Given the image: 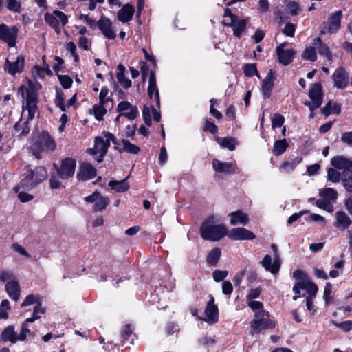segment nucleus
<instances>
[{"label": "nucleus", "mask_w": 352, "mask_h": 352, "mask_svg": "<svg viewBox=\"0 0 352 352\" xmlns=\"http://www.w3.org/2000/svg\"><path fill=\"white\" fill-rule=\"evenodd\" d=\"M18 92L23 98V109L28 112V120H32L38 113V97L33 82L29 81L28 85H21Z\"/></svg>", "instance_id": "1"}, {"label": "nucleus", "mask_w": 352, "mask_h": 352, "mask_svg": "<svg viewBox=\"0 0 352 352\" xmlns=\"http://www.w3.org/2000/svg\"><path fill=\"white\" fill-rule=\"evenodd\" d=\"M47 175V170L43 166L36 167L33 170H27L25 173V177L18 186L14 188V190L16 192H18L20 189L30 190L44 181Z\"/></svg>", "instance_id": "2"}, {"label": "nucleus", "mask_w": 352, "mask_h": 352, "mask_svg": "<svg viewBox=\"0 0 352 352\" xmlns=\"http://www.w3.org/2000/svg\"><path fill=\"white\" fill-rule=\"evenodd\" d=\"M226 234V228L223 224H217L214 217H210L205 220L200 228L201 236L208 241H219Z\"/></svg>", "instance_id": "3"}, {"label": "nucleus", "mask_w": 352, "mask_h": 352, "mask_svg": "<svg viewBox=\"0 0 352 352\" xmlns=\"http://www.w3.org/2000/svg\"><path fill=\"white\" fill-rule=\"evenodd\" d=\"M331 165L342 170V181L344 188L352 192V160L344 156H336L331 159Z\"/></svg>", "instance_id": "4"}, {"label": "nucleus", "mask_w": 352, "mask_h": 352, "mask_svg": "<svg viewBox=\"0 0 352 352\" xmlns=\"http://www.w3.org/2000/svg\"><path fill=\"white\" fill-rule=\"evenodd\" d=\"M56 148V144L54 140L47 132L41 133L35 139L30 146L32 154L36 157L40 158L41 153L52 152Z\"/></svg>", "instance_id": "5"}, {"label": "nucleus", "mask_w": 352, "mask_h": 352, "mask_svg": "<svg viewBox=\"0 0 352 352\" xmlns=\"http://www.w3.org/2000/svg\"><path fill=\"white\" fill-rule=\"evenodd\" d=\"M250 334L252 336L261 333L263 331L275 327V322L270 318L267 311H261L254 314L253 320L250 322Z\"/></svg>", "instance_id": "6"}, {"label": "nucleus", "mask_w": 352, "mask_h": 352, "mask_svg": "<svg viewBox=\"0 0 352 352\" xmlns=\"http://www.w3.org/2000/svg\"><path fill=\"white\" fill-rule=\"evenodd\" d=\"M112 141L114 144H118L116 137L111 133H104V138L96 137L95 138V146L94 148H89L87 152L90 155H96L100 153L102 155H106L108 148L110 146V142Z\"/></svg>", "instance_id": "7"}, {"label": "nucleus", "mask_w": 352, "mask_h": 352, "mask_svg": "<svg viewBox=\"0 0 352 352\" xmlns=\"http://www.w3.org/2000/svg\"><path fill=\"white\" fill-rule=\"evenodd\" d=\"M309 96L311 100L305 101L304 104L309 107V110L313 111L322 103V85L320 83L312 85L309 89Z\"/></svg>", "instance_id": "8"}, {"label": "nucleus", "mask_w": 352, "mask_h": 352, "mask_svg": "<svg viewBox=\"0 0 352 352\" xmlns=\"http://www.w3.org/2000/svg\"><path fill=\"white\" fill-rule=\"evenodd\" d=\"M76 160L71 157H67L62 160L60 167H56V171L60 178L63 179L72 177L75 173Z\"/></svg>", "instance_id": "9"}, {"label": "nucleus", "mask_w": 352, "mask_h": 352, "mask_svg": "<svg viewBox=\"0 0 352 352\" xmlns=\"http://www.w3.org/2000/svg\"><path fill=\"white\" fill-rule=\"evenodd\" d=\"M18 35V28L16 26L8 27L2 23L0 25V39L6 42L9 47H14Z\"/></svg>", "instance_id": "10"}, {"label": "nucleus", "mask_w": 352, "mask_h": 352, "mask_svg": "<svg viewBox=\"0 0 352 352\" xmlns=\"http://www.w3.org/2000/svg\"><path fill=\"white\" fill-rule=\"evenodd\" d=\"M342 12L337 11L332 14L327 22L323 23L320 32L322 34H332L338 31L340 28Z\"/></svg>", "instance_id": "11"}, {"label": "nucleus", "mask_w": 352, "mask_h": 352, "mask_svg": "<svg viewBox=\"0 0 352 352\" xmlns=\"http://www.w3.org/2000/svg\"><path fill=\"white\" fill-rule=\"evenodd\" d=\"M332 79L335 87L344 89L349 84V76L344 68L339 67L333 72Z\"/></svg>", "instance_id": "12"}, {"label": "nucleus", "mask_w": 352, "mask_h": 352, "mask_svg": "<svg viewBox=\"0 0 352 352\" xmlns=\"http://www.w3.org/2000/svg\"><path fill=\"white\" fill-rule=\"evenodd\" d=\"M206 318L204 320L210 324L216 323L218 321L219 310L217 305H214V299L211 297L208 302L205 309Z\"/></svg>", "instance_id": "13"}, {"label": "nucleus", "mask_w": 352, "mask_h": 352, "mask_svg": "<svg viewBox=\"0 0 352 352\" xmlns=\"http://www.w3.org/2000/svg\"><path fill=\"white\" fill-rule=\"evenodd\" d=\"M227 234L233 240H252L256 237L252 232L243 228H233Z\"/></svg>", "instance_id": "14"}, {"label": "nucleus", "mask_w": 352, "mask_h": 352, "mask_svg": "<svg viewBox=\"0 0 352 352\" xmlns=\"http://www.w3.org/2000/svg\"><path fill=\"white\" fill-rule=\"evenodd\" d=\"M285 43H281L276 47V52L279 62L288 65L293 60L296 52L293 49L284 50Z\"/></svg>", "instance_id": "15"}, {"label": "nucleus", "mask_w": 352, "mask_h": 352, "mask_svg": "<svg viewBox=\"0 0 352 352\" xmlns=\"http://www.w3.org/2000/svg\"><path fill=\"white\" fill-rule=\"evenodd\" d=\"M97 25L106 38L109 39H114L116 38V34L112 30V24L109 19L105 16H102L98 21Z\"/></svg>", "instance_id": "16"}, {"label": "nucleus", "mask_w": 352, "mask_h": 352, "mask_svg": "<svg viewBox=\"0 0 352 352\" xmlns=\"http://www.w3.org/2000/svg\"><path fill=\"white\" fill-rule=\"evenodd\" d=\"M96 175V169L88 163H82L80 164L77 178L79 180H89L94 178Z\"/></svg>", "instance_id": "17"}, {"label": "nucleus", "mask_w": 352, "mask_h": 352, "mask_svg": "<svg viewBox=\"0 0 352 352\" xmlns=\"http://www.w3.org/2000/svg\"><path fill=\"white\" fill-rule=\"evenodd\" d=\"M275 79V74L272 69H270L262 82V92L265 99L270 97Z\"/></svg>", "instance_id": "18"}, {"label": "nucleus", "mask_w": 352, "mask_h": 352, "mask_svg": "<svg viewBox=\"0 0 352 352\" xmlns=\"http://www.w3.org/2000/svg\"><path fill=\"white\" fill-rule=\"evenodd\" d=\"M212 167L214 171L225 174L235 173L237 168L236 166L232 162H223L217 159L213 160Z\"/></svg>", "instance_id": "19"}, {"label": "nucleus", "mask_w": 352, "mask_h": 352, "mask_svg": "<svg viewBox=\"0 0 352 352\" xmlns=\"http://www.w3.org/2000/svg\"><path fill=\"white\" fill-rule=\"evenodd\" d=\"M10 57L6 59L5 69L12 75L17 72H21L24 65V59L22 56H17L16 59L12 62L10 60Z\"/></svg>", "instance_id": "20"}, {"label": "nucleus", "mask_w": 352, "mask_h": 352, "mask_svg": "<svg viewBox=\"0 0 352 352\" xmlns=\"http://www.w3.org/2000/svg\"><path fill=\"white\" fill-rule=\"evenodd\" d=\"M246 24V19H243L239 16H237L236 18H234V19L229 24H228V25L232 28L234 35L238 38H240L245 29Z\"/></svg>", "instance_id": "21"}, {"label": "nucleus", "mask_w": 352, "mask_h": 352, "mask_svg": "<svg viewBox=\"0 0 352 352\" xmlns=\"http://www.w3.org/2000/svg\"><path fill=\"white\" fill-rule=\"evenodd\" d=\"M6 291L12 300L17 301L21 293L19 282L16 279L8 281L6 285Z\"/></svg>", "instance_id": "22"}, {"label": "nucleus", "mask_w": 352, "mask_h": 352, "mask_svg": "<svg viewBox=\"0 0 352 352\" xmlns=\"http://www.w3.org/2000/svg\"><path fill=\"white\" fill-rule=\"evenodd\" d=\"M134 12L135 8L132 5L129 3L125 4L118 12V19L122 23H126L132 19Z\"/></svg>", "instance_id": "23"}, {"label": "nucleus", "mask_w": 352, "mask_h": 352, "mask_svg": "<svg viewBox=\"0 0 352 352\" xmlns=\"http://www.w3.org/2000/svg\"><path fill=\"white\" fill-rule=\"evenodd\" d=\"M0 340L15 344L19 341L18 335L13 326H8L0 334Z\"/></svg>", "instance_id": "24"}, {"label": "nucleus", "mask_w": 352, "mask_h": 352, "mask_svg": "<svg viewBox=\"0 0 352 352\" xmlns=\"http://www.w3.org/2000/svg\"><path fill=\"white\" fill-rule=\"evenodd\" d=\"M336 224L338 228L342 230L347 229L351 224V221L346 213L338 211L336 213Z\"/></svg>", "instance_id": "25"}, {"label": "nucleus", "mask_w": 352, "mask_h": 352, "mask_svg": "<svg viewBox=\"0 0 352 352\" xmlns=\"http://www.w3.org/2000/svg\"><path fill=\"white\" fill-rule=\"evenodd\" d=\"M153 94H155V98L157 104L160 105V94L157 88L155 75L154 72L151 71L149 77L148 94L149 95L150 98H152Z\"/></svg>", "instance_id": "26"}, {"label": "nucleus", "mask_w": 352, "mask_h": 352, "mask_svg": "<svg viewBox=\"0 0 352 352\" xmlns=\"http://www.w3.org/2000/svg\"><path fill=\"white\" fill-rule=\"evenodd\" d=\"M230 217V223L235 226L238 223L246 225L248 223V216L241 210L232 212L229 214Z\"/></svg>", "instance_id": "27"}, {"label": "nucleus", "mask_w": 352, "mask_h": 352, "mask_svg": "<svg viewBox=\"0 0 352 352\" xmlns=\"http://www.w3.org/2000/svg\"><path fill=\"white\" fill-rule=\"evenodd\" d=\"M341 111V105L336 102H328L326 105L321 109V112L325 116H329L330 114H339Z\"/></svg>", "instance_id": "28"}, {"label": "nucleus", "mask_w": 352, "mask_h": 352, "mask_svg": "<svg viewBox=\"0 0 352 352\" xmlns=\"http://www.w3.org/2000/svg\"><path fill=\"white\" fill-rule=\"evenodd\" d=\"M313 45L315 46L316 50L320 55L325 56L328 60H330L331 58V53L329 49V47L324 44L321 38L318 37L314 40Z\"/></svg>", "instance_id": "29"}, {"label": "nucleus", "mask_w": 352, "mask_h": 352, "mask_svg": "<svg viewBox=\"0 0 352 352\" xmlns=\"http://www.w3.org/2000/svg\"><path fill=\"white\" fill-rule=\"evenodd\" d=\"M128 177L120 181L111 180L109 183V186L111 189L115 190L118 192H123L126 191L129 188V184L127 182Z\"/></svg>", "instance_id": "30"}, {"label": "nucleus", "mask_w": 352, "mask_h": 352, "mask_svg": "<svg viewBox=\"0 0 352 352\" xmlns=\"http://www.w3.org/2000/svg\"><path fill=\"white\" fill-rule=\"evenodd\" d=\"M118 72L116 74L117 79L120 84L125 89L131 86V81L124 76L125 67L123 65L119 64L118 66Z\"/></svg>", "instance_id": "31"}, {"label": "nucleus", "mask_w": 352, "mask_h": 352, "mask_svg": "<svg viewBox=\"0 0 352 352\" xmlns=\"http://www.w3.org/2000/svg\"><path fill=\"white\" fill-rule=\"evenodd\" d=\"M288 147L287 142L285 139L277 140L274 142L272 152L275 155L283 154Z\"/></svg>", "instance_id": "32"}, {"label": "nucleus", "mask_w": 352, "mask_h": 352, "mask_svg": "<svg viewBox=\"0 0 352 352\" xmlns=\"http://www.w3.org/2000/svg\"><path fill=\"white\" fill-rule=\"evenodd\" d=\"M110 200L108 197H103L100 193L98 199L96 200L93 209L95 212L102 211L106 208Z\"/></svg>", "instance_id": "33"}, {"label": "nucleus", "mask_w": 352, "mask_h": 352, "mask_svg": "<svg viewBox=\"0 0 352 352\" xmlns=\"http://www.w3.org/2000/svg\"><path fill=\"white\" fill-rule=\"evenodd\" d=\"M217 142H218L219 144L223 148H226L230 151H233L235 149L236 141L234 138H218Z\"/></svg>", "instance_id": "34"}, {"label": "nucleus", "mask_w": 352, "mask_h": 352, "mask_svg": "<svg viewBox=\"0 0 352 352\" xmlns=\"http://www.w3.org/2000/svg\"><path fill=\"white\" fill-rule=\"evenodd\" d=\"M221 256V250L218 248L212 249L208 255L207 261L210 265H215Z\"/></svg>", "instance_id": "35"}, {"label": "nucleus", "mask_w": 352, "mask_h": 352, "mask_svg": "<svg viewBox=\"0 0 352 352\" xmlns=\"http://www.w3.org/2000/svg\"><path fill=\"white\" fill-rule=\"evenodd\" d=\"M105 104L98 103L94 106L92 109H90V113L92 111L94 113L95 118L98 120H102L103 119V116L107 113L106 109L104 107Z\"/></svg>", "instance_id": "36"}, {"label": "nucleus", "mask_w": 352, "mask_h": 352, "mask_svg": "<svg viewBox=\"0 0 352 352\" xmlns=\"http://www.w3.org/2000/svg\"><path fill=\"white\" fill-rule=\"evenodd\" d=\"M302 58L310 61H315L317 58L316 50L314 45L309 46L304 50Z\"/></svg>", "instance_id": "37"}, {"label": "nucleus", "mask_w": 352, "mask_h": 352, "mask_svg": "<svg viewBox=\"0 0 352 352\" xmlns=\"http://www.w3.org/2000/svg\"><path fill=\"white\" fill-rule=\"evenodd\" d=\"M7 9L11 12L20 13L21 12V2L17 0H6Z\"/></svg>", "instance_id": "38"}, {"label": "nucleus", "mask_w": 352, "mask_h": 352, "mask_svg": "<svg viewBox=\"0 0 352 352\" xmlns=\"http://www.w3.org/2000/svg\"><path fill=\"white\" fill-rule=\"evenodd\" d=\"M327 177L329 181L337 183L342 179V173L333 168H329L327 170Z\"/></svg>", "instance_id": "39"}, {"label": "nucleus", "mask_w": 352, "mask_h": 352, "mask_svg": "<svg viewBox=\"0 0 352 352\" xmlns=\"http://www.w3.org/2000/svg\"><path fill=\"white\" fill-rule=\"evenodd\" d=\"M122 143L124 151L127 153L137 154L140 151L139 147L126 140H122Z\"/></svg>", "instance_id": "40"}, {"label": "nucleus", "mask_w": 352, "mask_h": 352, "mask_svg": "<svg viewBox=\"0 0 352 352\" xmlns=\"http://www.w3.org/2000/svg\"><path fill=\"white\" fill-rule=\"evenodd\" d=\"M303 289H306L307 293L309 294V296H311L314 297V296L318 292V287L317 285L309 281V280L307 281H303Z\"/></svg>", "instance_id": "41"}, {"label": "nucleus", "mask_w": 352, "mask_h": 352, "mask_svg": "<svg viewBox=\"0 0 352 352\" xmlns=\"http://www.w3.org/2000/svg\"><path fill=\"white\" fill-rule=\"evenodd\" d=\"M41 303V297L38 295L30 294L26 296L24 301L21 303V307L28 306L32 304Z\"/></svg>", "instance_id": "42"}, {"label": "nucleus", "mask_w": 352, "mask_h": 352, "mask_svg": "<svg viewBox=\"0 0 352 352\" xmlns=\"http://www.w3.org/2000/svg\"><path fill=\"white\" fill-rule=\"evenodd\" d=\"M320 196L322 197L329 199L336 200L337 199V192L333 188H327L322 190L320 192Z\"/></svg>", "instance_id": "43"}, {"label": "nucleus", "mask_w": 352, "mask_h": 352, "mask_svg": "<svg viewBox=\"0 0 352 352\" xmlns=\"http://www.w3.org/2000/svg\"><path fill=\"white\" fill-rule=\"evenodd\" d=\"M65 95L61 91H57L55 98V104L60 108L62 111H66V105L64 104Z\"/></svg>", "instance_id": "44"}, {"label": "nucleus", "mask_w": 352, "mask_h": 352, "mask_svg": "<svg viewBox=\"0 0 352 352\" xmlns=\"http://www.w3.org/2000/svg\"><path fill=\"white\" fill-rule=\"evenodd\" d=\"M138 113V110L136 107H133L132 108L129 109V111L124 112L120 113L116 118L118 120L120 116H124L127 118L129 120H134L136 118Z\"/></svg>", "instance_id": "45"}, {"label": "nucleus", "mask_w": 352, "mask_h": 352, "mask_svg": "<svg viewBox=\"0 0 352 352\" xmlns=\"http://www.w3.org/2000/svg\"><path fill=\"white\" fill-rule=\"evenodd\" d=\"M44 19L46 23L52 28L56 27L57 25L59 24V21L58 19H56V16L54 14V13H46L44 16Z\"/></svg>", "instance_id": "46"}, {"label": "nucleus", "mask_w": 352, "mask_h": 352, "mask_svg": "<svg viewBox=\"0 0 352 352\" xmlns=\"http://www.w3.org/2000/svg\"><path fill=\"white\" fill-rule=\"evenodd\" d=\"M316 204L318 208L324 209L329 212H332L333 211V205L327 200L319 199L316 201Z\"/></svg>", "instance_id": "47"}, {"label": "nucleus", "mask_w": 352, "mask_h": 352, "mask_svg": "<svg viewBox=\"0 0 352 352\" xmlns=\"http://www.w3.org/2000/svg\"><path fill=\"white\" fill-rule=\"evenodd\" d=\"M248 306L252 309L254 314H257L258 312H261V311H265L263 309V305L261 302L254 301V300H249L248 302Z\"/></svg>", "instance_id": "48"}, {"label": "nucleus", "mask_w": 352, "mask_h": 352, "mask_svg": "<svg viewBox=\"0 0 352 352\" xmlns=\"http://www.w3.org/2000/svg\"><path fill=\"white\" fill-rule=\"evenodd\" d=\"M286 11L292 15H296L298 14L299 6L295 1H290L287 5Z\"/></svg>", "instance_id": "49"}, {"label": "nucleus", "mask_w": 352, "mask_h": 352, "mask_svg": "<svg viewBox=\"0 0 352 352\" xmlns=\"http://www.w3.org/2000/svg\"><path fill=\"white\" fill-rule=\"evenodd\" d=\"M284 117L278 113H276L273 116L272 119V128L280 127L284 123Z\"/></svg>", "instance_id": "50"}, {"label": "nucleus", "mask_w": 352, "mask_h": 352, "mask_svg": "<svg viewBox=\"0 0 352 352\" xmlns=\"http://www.w3.org/2000/svg\"><path fill=\"white\" fill-rule=\"evenodd\" d=\"M58 79L61 85L65 89H68L72 86L73 80L69 76L66 75H60L58 76Z\"/></svg>", "instance_id": "51"}, {"label": "nucleus", "mask_w": 352, "mask_h": 352, "mask_svg": "<svg viewBox=\"0 0 352 352\" xmlns=\"http://www.w3.org/2000/svg\"><path fill=\"white\" fill-rule=\"evenodd\" d=\"M296 25L292 23H286L283 32L287 36L293 37L295 34Z\"/></svg>", "instance_id": "52"}, {"label": "nucleus", "mask_w": 352, "mask_h": 352, "mask_svg": "<svg viewBox=\"0 0 352 352\" xmlns=\"http://www.w3.org/2000/svg\"><path fill=\"white\" fill-rule=\"evenodd\" d=\"M228 276V271L216 270L212 273V277L216 282L223 280Z\"/></svg>", "instance_id": "53"}, {"label": "nucleus", "mask_w": 352, "mask_h": 352, "mask_svg": "<svg viewBox=\"0 0 352 352\" xmlns=\"http://www.w3.org/2000/svg\"><path fill=\"white\" fill-rule=\"evenodd\" d=\"M261 264L262 266L264 267L266 270L272 273V269H273V263H272V257L270 255H265L263 261H261Z\"/></svg>", "instance_id": "54"}, {"label": "nucleus", "mask_w": 352, "mask_h": 352, "mask_svg": "<svg viewBox=\"0 0 352 352\" xmlns=\"http://www.w3.org/2000/svg\"><path fill=\"white\" fill-rule=\"evenodd\" d=\"M244 73L247 76H252L257 74V69L255 64H246L244 67Z\"/></svg>", "instance_id": "55"}, {"label": "nucleus", "mask_w": 352, "mask_h": 352, "mask_svg": "<svg viewBox=\"0 0 352 352\" xmlns=\"http://www.w3.org/2000/svg\"><path fill=\"white\" fill-rule=\"evenodd\" d=\"M15 280L14 274L11 271L3 270L0 272V280L5 282L6 280Z\"/></svg>", "instance_id": "56"}, {"label": "nucleus", "mask_w": 352, "mask_h": 352, "mask_svg": "<svg viewBox=\"0 0 352 352\" xmlns=\"http://www.w3.org/2000/svg\"><path fill=\"white\" fill-rule=\"evenodd\" d=\"M109 90L107 87H102L99 94V102L101 104H107L109 100V98L107 97Z\"/></svg>", "instance_id": "57"}, {"label": "nucleus", "mask_w": 352, "mask_h": 352, "mask_svg": "<svg viewBox=\"0 0 352 352\" xmlns=\"http://www.w3.org/2000/svg\"><path fill=\"white\" fill-rule=\"evenodd\" d=\"M333 324L338 327L342 329L343 331L346 332L349 331L352 327V321L351 320H346L340 323L333 322Z\"/></svg>", "instance_id": "58"}, {"label": "nucleus", "mask_w": 352, "mask_h": 352, "mask_svg": "<svg viewBox=\"0 0 352 352\" xmlns=\"http://www.w3.org/2000/svg\"><path fill=\"white\" fill-rule=\"evenodd\" d=\"M31 333L30 330L28 329L26 324H23L21 326V331L18 336L19 341H23L26 339L27 334Z\"/></svg>", "instance_id": "59"}, {"label": "nucleus", "mask_w": 352, "mask_h": 352, "mask_svg": "<svg viewBox=\"0 0 352 352\" xmlns=\"http://www.w3.org/2000/svg\"><path fill=\"white\" fill-rule=\"evenodd\" d=\"M293 277L298 280V282L307 281L308 280L307 278V275L304 272L301 270H296L293 273Z\"/></svg>", "instance_id": "60"}, {"label": "nucleus", "mask_w": 352, "mask_h": 352, "mask_svg": "<svg viewBox=\"0 0 352 352\" xmlns=\"http://www.w3.org/2000/svg\"><path fill=\"white\" fill-rule=\"evenodd\" d=\"M12 249L17 253H19L21 255H23L27 258H29L30 255L29 253L25 250V249L21 245L18 243H14L12 245Z\"/></svg>", "instance_id": "61"}, {"label": "nucleus", "mask_w": 352, "mask_h": 352, "mask_svg": "<svg viewBox=\"0 0 352 352\" xmlns=\"http://www.w3.org/2000/svg\"><path fill=\"white\" fill-rule=\"evenodd\" d=\"M17 192H18V198L21 202H23V203L28 202L34 198L33 195H32L28 192H25L24 191H19V190Z\"/></svg>", "instance_id": "62"}, {"label": "nucleus", "mask_w": 352, "mask_h": 352, "mask_svg": "<svg viewBox=\"0 0 352 352\" xmlns=\"http://www.w3.org/2000/svg\"><path fill=\"white\" fill-rule=\"evenodd\" d=\"M280 267V254L274 255L273 269H272V274L278 272Z\"/></svg>", "instance_id": "63"}, {"label": "nucleus", "mask_w": 352, "mask_h": 352, "mask_svg": "<svg viewBox=\"0 0 352 352\" xmlns=\"http://www.w3.org/2000/svg\"><path fill=\"white\" fill-rule=\"evenodd\" d=\"M222 292L226 295H230L232 294L233 292V287L230 281L226 280L223 283Z\"/></svg>", "instance_id": "64"}]
</instances>
